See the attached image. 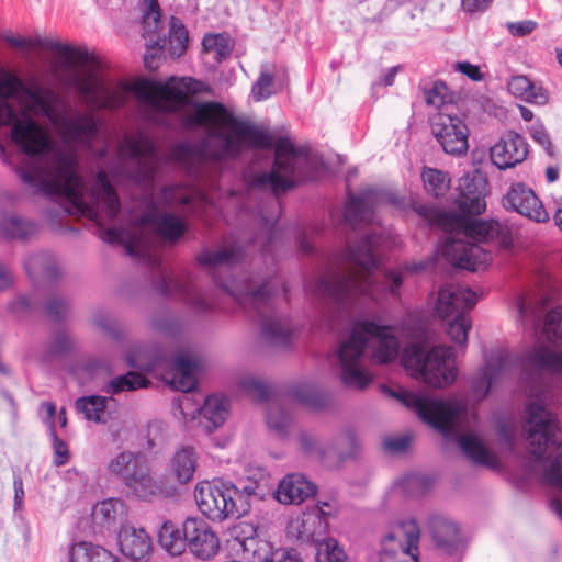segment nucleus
<instances>
[{
    "label": "nucleus",
    "mask_w": 562,
    "mask_h": 562,
    "mask_svg": "<svg viewBox=\"0 0 562 562\" xmlns=\"http://www.w3.org/2000/svg\"><path fill=\"white\" fill-rule=\"evenodd\" d=\"M382 244V238L375 234L366 236L359 243L348 244L338 257L336 270L319 278L308 290L336 302L358 295H368L373 300L387 294L398 296L404 278L402 269L384 272L381 281L373 277V271L379 267L378 249Z\"/></svg>",
    "instance_id": "obj_2"
},
{
    "label": "nucleus",
    "mask_w": 562,
    "mask_h": 562,
    "mask_svg": "<svg viewBox=\"0 0 562 562\" xmlns=\"http://www.w3.org/2000/svg\"><path fill=\"white\" fill-rule=\"evenodd\" d=\"M529 135L539 144L548 155H554V146L543 124L537 122L529 127Z\"/></svg>",
    "instance_id": "obj_59"
},
{
    "label": "nucleus",
    "mask_w": 562,
    "mask_h": 562,
    "mask_svg": "<svg viewBox=\"0 0 562 562\" xmlns=\"http://www.w3.org/2000/svg\"><path fill=\"white\" fill-rule=\"evenodd\" d=\"M127 517V508L125 503L115 497L106 498L98 502L91 512L93 526L102 530H110L116 524H123Z\"/></svg>",
    "instance_id": "obj_29"
},
{
    "label": "nucleus",
    "mask_w": 562,
    "mask_h": 562,
    "mask_svg": "<svg viewBox=\"0 0 562 562\" xmlns=\"http://www.w3.org/2000/svg\"><path fill=\"white\" fill-rule=\"evenodd\" d=\"M507 88L512 94L526 102L546 104L549 100L547 90L531 82L526 76L512 77Z\"/></svg>",
    "instance_id": "obj_37"
},
{
    "label": "nucleus",
    "mask_w": 562,
    "mask_h": 562,
    "mask_svg": "<svg viewBox=\"0 0 562 562\" xmlns=\"http://www.w3.org/2000/svg\"><path fill=\"white\" fill-rule=\"evenodd\" d=\"M429 528L438 547L449 552L458 547L460 532L454 522L441 516H434L430 518Z\"/></svg>",
    "instance_id": "obj_35"
},
{
    "label": "nucleus",
    "mask_w": 562,
    "mask_h": 562,
    "mask_svg": "<svg viewBox=\"0 0 562 562\" xmlns=\"http://www.w3.org/2000/svg\"><path fill=\"white\" fill-rule=\"evenodd\" d=\"M149 381L142 374L136 372H127L126 374L112 379L104 391L110 394H117L123 391H135L137 389L146 387Z\"/></svg>",
    "instance_id": "obj_46"
},
{
    "label": "nucleus",
    "mask_w": 562,
    "mask_h": 562,
    "mask_svg": "<svg viewBox=\"0 0 562 562\" xmlns=\"http://www.w3.org/2000/svg\"><path fill=\"white\" fill-rule=\"evenodd\" d=\"M12 125L18 147L15 172L30 188L35 187V90L13 74H0V126Z\"/></svg>",
    "instance_id": "obj_5"
},
{
    "label": "nucleus",
    "mask_w": 562,
    "mask_h": 562,
    "mask_svg": "<svg viewBox=\"0 0 562 562\" xmlns=\"http://www.w3.org/2000/svg\"><path fill=\"white\" fill-rule=\"evenodd\" d=\"M237 387L255 401H265L270 395V386L263 380L246 374L237 380Z\"/></svg>",
    "instance_id": "obj_47"
},
{
    "label": "nucleus",
    "mask_w": 562,
    "mask_h": 562,
    "mask_svg": "<svg viewBox=\"0 0 562 562\" xmlns=\"http://www.w3.org/2000/svg\"><path fill=\"white\" fill-rule=\"evenodd\" d=\"M297 442L299 449L304 456L317 460L327 467V462L330 459V453L327 451L328 446H324L316 435L302 431L297 436Z\"/></svg>",
    "instance_id": "obj_42"
},
{
    "label": "nucleus",
    "mask_w": 562,
    "mask_h": 562,
    "mask_svg": "<svg viewBox=\"0 0 562 562\" xmlns=\"http://www.w3.org/2000/svg\"><path fill=\"white\" fill-rule=\"evenodd\" d=\"M49 431L52 438V447L54 450V463L56 465H64L69 460V450L67 445L58 438L54 425L49 423Z\"/></svg>",
    "instance_id": "obj_60"
},
{
    "label": "nucleus",
    "mask_w": 562,
    "mask_h": 562,
    "mask_svg": "<svg viewBox=\"0 0 562 562\" xmlns=\"http://www.w3.org/2000/svg\"><path fill=\"white\" fill-rule=\"evenodd\" d=\"M398 349V340L391 327L368 319L357 322L338 351L344 385L366 389L372 375L363 366L364 358L368 357L373 363H389L396 359Z\"/></svg>",
    "instance_id": "obj_6"
},
{
    "label": "nucleus",
    "mask_w": 562,
    "mask_h": 562,
    "mask_svg": "<svg viewBox=\"0 0 562 562\" xmlns=\"http://www.w3.org/2000/svg\"><path fill=\"white\" fill-rule=\"evenodd\" d=\"M470 328L471 322L463 313L456 315L452 321L447 323L446 333L452 341L464 346L468 342V331Z\"/></svg>",
    "instance_id": "obj_53"
},
{
    "label": "nucleus",
    "mask_w": 562,
    "mask_h": 562,
    "mask_svg": "<svg viewBox=\"0 0 562 562\" xmlns=\"http://www.w3.org/2000/svg\"><path fill=\"white\" fill-rule=\"evenodd\" d=\"M486 183L485 178L479 171L460 178L459 195L456 203L462 213L461 215L470 218L468 215H479L485 211Z\"/></svg>",
    "instance_id": "obj_19"
},
{
    "label": "nucleus",
    "mask_w": 562,
    "mask_h": 562,
    "mask_svg": "<svg viewBox=\"0 0 562 562\" xmlns=\"http://www.w3.org/2000/svg\"><path fill=\"white\" fill-rule=\"evenodd\" d=\"M93 324L102 331L109 334L114 339L123 336L124 329L122 325L113 317L105 314H98L93 317Z\"/></svg>",
    "instance_id": "obj_56"
},
{
    "label": "nucleus",
    "mask_w": 562,
    "mask_h": 562,
    "mask_svg": "<svg viewBox=\"0 0 562 562\" xmlns=\"http://www.w3.org/2000/svg\"><path fill=\"white\" fill-rule=\"evenodd\" d=\"M528 369L562 374V352L538 345L532 347L524 358H520L507 349H494L487 356L485 366L481 368L479 375L473 379L472 393L477 400H482L497 382L517 371Z\"/></svg>",
    "instance_id": "obj_10"
},
{
    "label": "nucleus",
    "mask_w": 562,
    "mask_h": 562,
    "mask_svg": "<svg viewBox=\"0 0 562 562\" xmlns=\"http://www.w3.org/2000/svg\"><path fill=\"white\" fill-rule=\"evenodd\" d=\"M542 333L547 340L562 344V306L547 313L542 324Z\"/></svg>",
    "instance_id": "obj_49"
},
{
    "label": "nucleus",
    "mask_w": 562,
    "mask_h": 562,
    "mask_svg": "<svg viewBox=\"0 0 562 562\" xmlns=\"http://www.w3.org/2000/svg\"><path fill=\"white\" fill-rule=\"evenodd\" d=\"M400 486L409 496H419L426 492V480L419 474H408L400 481Z\"/></svg>",
    "instance_id": "obj_57"
},
{
    "label": "nucleus",
    "mask_w": 562,
    "mask_h": 562,
    "mask_svg": "<svg viewBox=\"0 0 562 562\" xmlns=\"http://www.w3.org/2000/svg\"><path fill=\"white\" fill-rule=\"evenodd\" d=\"M187 547L195 558L207 561L220 551V539L212 527L203 519L188 517L184 520Z\"/></svg>",
    "instance_id": "obj_18"
},
{
    "label": "nucleus",
    "mask_w": 562,
    "mask_h": 562,
    "mask_svg": "<svg viewBox=\"0 0 562 562\" xmlns=\"http://www.w3.org/2000/svg\"><path fill=\"white\" fill-rule=\"evenodd\" d=\"M199 456L191 446L178 449L171 457L168 470L171 479L179 485L190 482L198 468Z\"/></svg>",
    "instance_id": "obj_31"
},
{
    "label": "nucleus",
    "mask_w": 562,
    "mask_h": 562,
    "mask_svg": "<svg viewBox=\"0 0 562 562\" xmlns=\"http://www.w3.org/2000/svg\"><path fill=\"white\" fill-rule=\"evenodd\" d=\"M74 347V341L71 337L65 333H57L49 342L48 352L50 356L59 357L67 352H69Z\"/></svg>",
    "instance_id": "obj_58"
},
{
    "label": "nucleus",
    "mask_w": 562,
    "mask_h": 562,
    "mask_svg": "<svg viewBox=\"0 0 562 562\" xmlns=\"http://www.w3.org/2000/svg\"><path fill=\"white\" fill-rule=\"evenodd\" d=\"M160 200L168 207L189 205L195 212L202 211L211 203L209 196L203 191L180 186L165 188Z\"/></svg>",
    "instance_id": "obj_30"
},
{
    "label": "nucleus",
    "mask_w": 562,
    "mask_h": 562,
    "mask_svg": "<svg viewBox=\"0 0 562 562\" xmlns=\"http://www.w3.org/2000/svg\"><path fill=\"white\" fill-rule=\"evenodd\" d=\"M425 101L440 111H450L453 97L449 93L448 87L442 81L434 82L430 89L425 90Z\"/></svg>",
    "instance_id": "obj_48"
},
{
    "label": "nucleus",
    "mask_w": 562,
    "mask_h": 562,
    "mask_svg": "<svg viewBox=\"0 0 562 562\" xmlns=\"http://www.w3.org/2000/svg\"><path fill=\"white\" fill-rule=\"evenodd\" d=\"M420 529L416 519L401 518L390 524L381 539L379 562H419Z\"/></svg>",
    "instance_id": "obj_14"
},
{
    "label": "nucleus",
    "mask_w": 562,
    "mask_h": 562,
    "mask_svg": "<svg viewBox=\"0 0 562 562\" xmlns=\"http://www.w3.org/2000/svg\"><path fill=\"white\" fill-rule=\"evenodd\" d=\"M122 220L128 226L110 227L104 232L108 243L124 246L127 255L150 263L157 258L151 255L144 231L149 228L167 241L178 240L187 231L186 223L177 215L166 212L151 195H145L138 203L137 210H127L122 213Z\"/></svg>",
    "instance_id": "obj_7"
},
{
    "label": "nucleus",
    "mask_w": 562,
    "mask_h": 562,
    "mask_svg": "<svg viewBox=\"0 0 562 562\" xmlns=\"http://www.w3.org/2000/svg\"><path fill=\"white\" fill-rule=\"evenodd\" d=\"M145 9L142 15L143 37L149 49H157L165 43L166 37L161 36V14L157 0H145Z\"/></svg>",
    "instance_id": "obj_32"
},
{
    "label": "nucleus",
    "mask_w": 562,
    "mask_h": 562,
    "mask_svg": "<svg viewBox=\"0 0 562 562\" xmlns=\"http://www.w3.org/2000/svg\"><path fill=\"white\" fill-rule=\"evenodd\" d=\"M431 133L442 150L451 156H463L469 148V127L452 111H439L431 121Z\"/></svg>",
    "instance_id": "obj_16"
},
{
    "label": "nucleus",
    "mask_w": 562,
    "mask_h": 562,
    "mask_svg": "<svg viewBox=\"0 0 562 562\" xmlns=\"http://www.w3.org/2000/svg\"><path fill=\"white\" fill-rule=\"evenodd\" d=\"M117 544L121 553L134 562L147 560L153 551V541L147 531L131 524L121 525Z\"/></svg>",
    "instance_id": "obj_24"
},
{
    "label": "nucleus",
    "mask_w": 562,
    "mask_h": 562,
    "mask_svg": "<svg viewBox=\"0 0 562 562\" xmlns=\"http://www.w3.org/2000/svg\"><path fill=\"white\" fill-rule=\"evenodd\" d=\"M124 486L133 497L149 503L172 498L178 494V488L170 479L156 476L140 468L125 477Z\"/></svg>",
    "instance_id": "obj_17"
},
{
    "label": "nucleus",
    "mask_w": 562,
    "mask_h": 562,
    "mask_svg": "<svg viewBox=\"0 0 562 562\" xmlns=\"http://www.w3.org/2000/svg\"><path fill=\"white\" fill-rule=\"evenodd\" d=\"M139 460V453L122 451L109 460L106 471L110 475L122 479L125 485V477L139 469L137 468Z\"/></svg>",
    "instance_id": "obj_41"
},
{
    "label": "nucleus",
    "mask_w": 562,
    "mask_h": 562,
    "mask_svg": "<svg viewBox=\"0 0 562 562\" xmlns=\"http://www.w3.org/2000/svg\"><path fill=\"white\" fill-rule=\"evenodd\" d=\"M122 159L131 160L133 170L132 180L138 184L147 186L153 182L160 156L153 140L144 133L125 136L119 146Z\"/></svg>",
    "instance_id": "obj_15"
},
{
    "label": "nucleus",
    "mask_w": 562,
    "mask_h": 562,
    "mask_svg": "<svg viewBox=\"0 0 562 562\" xmlns=\"http://www.w3.org/2000/svg\"><path fill=\"white\" fill-rule=\"evenodd\" d=\"M46 314L53 321L61 319L69 311V303L65 299L53 297L45 306Z\"/></svg>",
    "instance_id": "obj_62"
},
{
    "label": "nucleus",
    "mask_w": 562,
    "mask_h": 562,
    "mask_svg": "<svg viewBox=\"0 0 562 562\" xmlns=\"http://www.w3.org/2000/svg\"><path fill=\"white\" fill-rule=\"evenodd\" d=\"M382 392L414 411L424 422L441 431L445 436H458V443L463 454L473 463L490 469L499 467L498 457L491 451L475 434L468 431L476 420V413L470 411L464 400L450 398L442 401L423 393H415L403 387L396 390L386 385Z\"/></svg>",
    "instance_id": "obj_3"
},
{
    "label": "nucleus",
    "mask_w": 562,
    "mask_h": 562,
    "mask_svg": "<svg viewBox=\"0 0 562 562\" xmlns=\"http://www.w3.org/2000/svg\"><path fill=\"white\" fill-rule=\"evenodd\" d=\"M317 492L316 485L300 473L285 475L274 492L276 499L284 505H299Z\"/></svg>",
    "instance_id": "obj_27"
},
{
    "label": "nucleus",
    "mask_w": 562,
    "mask_h": 562,
    "mask_svg": "<svg viewBox=\"0 0 562 562\" xmlns=\"http://www.w3.org/2000/svg\"><path fill=\"white\" fill-rule=\"evenodd\" d=\"M506 209L516 211L527 218L541 223L549 220V213L546 211L542 202L535 192L524 183H515L504 196Z\"/></svg>",
    "instance_id": "obj_21"
},
{
    "label": "nucleus",
    "mask_w": 562,
    "mask_h": 562,
    "mask_svg": "<svg viewBox=\"0 0 562 562\" xmlns=\"http://www.w3.org/2000/svg\"><path fill=\"white\" fill-rule=\"evenodd\" d=\"M188 32L182 21L171 16L169 21L168 49L171 56L180 57L188 48Z\"/></svg>",
    "instance_id": "obj_44"
},
{
    "label": "nucleus",
    "mask_w": 562,
    "mask_h": 562,
    "mask_svg": "<svg viewBox=\"0 0 562 562\" xmlns=\"http://www.w3.org/2000/svg\"><path fill=\"white\" fill-rule=\"evenodd\" d=\"M547 393L526 406L524 430L530 459L539 463L547 484L562 490V430L554 414L547 409Z\"/></svg>",
    "instance_id": "obj_8"
},
{
    "label": "nucleus",
    "mask_w": 562,
    "mask_h": 562,
    "mask_svg": "<svg viewBox=\"0 0 562 562\" xmlns=\"http://www.w3.org/2000/svg\"><path fill=\"white\" fill-rule=\"evenodd\" d=\"M476 302V294L471 289L458 284H445L439 289L435 311L440 318L445 319L463 314Z\"/></svg>",
    "instance_id": "obj_22"
},
{
    "label": "nucleus",
    "mask_w": 562,
    "mask_h": 562,
    "mask_svg": "<svg viewBox=\"0 0 562 562\" xmlns=\"http://www.w3.org/2000/svg\"><path fill=\"white\" fill-rule=\"evenodd\" d=\"M294 397L304 406L323 408L328 404V397L314 386L304 385L293 390Z\"/></svg>",
    "instance_id": "obj_50"
},
{
    "label": "nucleus",
    "mask_w": 562,
    "mask_h": 562,
    "mask_svg": "<svg viewBox=\"0 0 562 562\" xmlns=\"http://www.w3.org/2000/svg\"><path fill=\"white\" fill-rule=\"evenodd\" d=\"M33 231V224L19 215L5 214L0 218V235L5 239L24 240Z\"/></svg>",
    "instance_id": "obj_40"
},
{
    "label": "nucleus",
    "mask_w": 562,
    "mask_h": 562,
    "mask_svg": "<svg viewBox=\"0 0 562 562\" xmlns=\"http://www.w3.org/2000/svg\"><path fill=\"white\" fill-rule=\"evenodd\" d=\"M234 532V549L245 562H268L276 548L260 538L252 525L240 524Z\"/></svg>",
    "instance_id": "obj_20"
},
{
    "label": "nucleus",
    "mask_w": 562,
    "mask_h": 562,
    "mask_svg": "<svg viewBox=\"0 0 562 562\" xmlns=\"http://www.w3.org/2000/svg\"><path fill=\"white\" fill-rule=\"evenodd\" d=\"M268 562H303L294 550L276 548Z\"/></svg>",
    "instance_id": "obj_64"
},
{
    "label": "nucleus",
    "mask_w": 562,
    "mask_h": 562,
    "mask_svg": "<svg viewBox=\"0 0 562 562\" xmlns=\"http://www.w3.org/2000/svg\"><path fill=\"white\" fill-rule=\"evenodd\" d=\"M158 542L170 555H181L187 549L184 522L182 524V528H179L171 520L165 521L158 531Z\"/></svg>",
    "instance_id": "obj_36"
},
{
    "label": "nucleus",
    "mask_w": 562,
    "mask_h": 562,
    "mask_svg": "<svg viewBox=\"0 0 562 562\" xmlns=\"http://www.w3.org/2000/svg\"><path fill=\"white\" fill-rule=\"evenodd\" d=\"M10 311L19 318H25L33 313L34 299L32 295H19L9 303Z\"/></svg>",
    "instance_id": "obj_61"
},
{
    "label": "nucleus",
    "mask_w": 562,
    "mask_h": 562,
    "mask_svg": "<svg viewBox=\"0 0 562 562\" xmlns=\"http://www.w3.org/2000/svg\"><path fill=\"white\" fill-rule=\"evenodd\" d=\"M37 288L54 284L61 279L63 271L58 261L48 254H41L37 257Z\"/></svg>",
    "instance_id": "obj_45"
},
{
    "label": "nucleus",
    "mask_w": 562,
    "mask_h": 562,
    "mask_svg": "<svg viewBox=\"0 0 562 562\" xmlns=\"http://www.w3.org/2000/svg\"><path fill=\"white\" fill-rule=\"evenodd\" d=\"M243 257V250L236 245H223L222 247L211 250L204 249L198 255L200 265L212 268L222 269L231 268L237 263Z\"/></svg>",
    "instance_id": "obj_34"
},
{
    "label": "nucleus",
    "mask_w": 562,
    "mask_h": 562,
    "mask_svg": "<svg viewBox=\"0 0 562 562\" xmlns=\"http://www.w3.org/2000/svg\"><path fill=\"white\" fill-rule=\"evenodd\" d=\"M413 209L429 224H437L450 233L441 247V254L452 266L469 271L483 269L491 260L490 254L477 243L497 238L505 244L510 233L506 224L496 220L468 218L423 204H413Z\"/></svg>",
    "instance_id": "obj_4"
},
{
    "label": "nucleus",
    "mask_w": 562,
    "mask_h": 562,
    "mask_svg": "<svg viewBox=\"0 0 562 562\" xmlns=\"http://www.w3.org/2000/svg\"><path fill=\"white\" fill-rule=\"evenodd\" d=\"M537 27V23L532 20H524L518 22L507 23V29L513 36H526L533 32Z\"/></svg>",
    "instance_id": "obj_63"
},
{
    "label": "nucleus",
    "mask_w": 562,
    "mask_h": 562,
    "mask_svg": "<svg viewBox=\"0 0 562 562\" xmlns=\"http://www.w3.org/2000/svg\"><path fill=\"white\" fill-rule=\"evenodd\" d=\"M110 398L91 395L83 396L76 401V409L81 413L87 420L94 423H105L108 419L106 403Z\"/></svg>",
    "instance_id": "obj_39"
},
{
    "label": "nucleus",
    "mask_w": 562,
    "mask_h": 562,
    "mask_svg": "<svg viewBox=\"0 0 562 562\" xmlns=\"http://www.w3.org/2000/svg\"><path fill=\"white\" fill-rule=\"evenodd\" d=\"M384 201H386L385 194L374 189L366 190L358 196L350 195L345 206V221L352 227L361 223H371L375 209Z\"/></svg>",
    "instance_id": "obj_25"
},
{
    "label": "nucleus",
    "mask_w": 562,
    "mask_h": 562,
    "mask_svg": "<svg viewBox=\"0 0 562 562\" xmlns=\"http://www.w3.org/2000/svg\"><path fill=\"white\" fill-rule=\"evenodd\" d=\"M37 116H46L64 143L53 148L49 137L37 124V192L66 198L80 212L100 223L121 213L117 194L105 172H98L89 191L77 173V146L87 147L97 133L92 114L75 109L69 100L52 88L37 85Z\"/></svg>",
    "instance_id": "obj_1"
},
{
    "label": "nucleus",
    "mask_w": 562,
    "mask_h": 562,
    "mask_svg": "<svg viewBox=\"0 0 562 562\" xmlns=\"http://www.w3.org/2000/svg\"><path fill=\"white\" fill-rule=\"evenodd\" d=\"M200 369L199 360L191 355L181 352L172 362V376L170 384L173 389L186 393L179 398V407L182 414L191 418L200 414L211 423L214 428L224 424L228 416V401L225 396L210 395L204 400L202 406L198 405L190 411L191 396L188 394L196 386V373Z\"/></svg>",
    "instance_id": "obj_11"
},
{
    "label": "nucleus",
    "mask_w": 562,
    "mask_h": 562,
    "mask_svg": "<svg viewBox=\"0 0 562 562\" xmlns=\"http://www.w3.org/2000/svg\"><path fill=\"white\" fill-rule=\"evenodd\" d=\"M402 363L413 378L434 387L448 386L457 378L453 349L448 346L426 351L420 345L413 344L404 349Z\"/></svg>",
    "instance_id": "obj_12"
},
{
    "label": "nucleus",
    "mask_w": 562,
    "mask_h": 562,
    "mask_svg": "<svg viewBox=\"0 0 562 562\" xmlns=\"http://www.w3.org/2000/svg\"><path fill=\"white\" fill-rule=\"evenodd\" d=\"M324 507H330L328 503H323L316 513L304 514L301 517L292 519L288 526V532L300 541L307 542L314 541L318 547L319 542L325 541L322 539L326 530V522L323 516L329 515Z\"/></svg>",
    "instance_id": "obj_26"
},
{
    "label": "nucleus",
    "mask_w": 562,
    "mask_h": 562,
    "mask_svg": "<svg viewBox=\"0 0 562 562\" xmlns=\"http://www.w3.org/2000/svg\"><path fill=\"white\" fill-rule=\"evenodd\" d=\"M158 289L164 295L181 296L199 313H205L211 310L210 303L192 285L166 272H161Z\"/></svg>",
    "instance_id": "obj_28"
},
{
    "label": "nucleus",
    "mask_w": 562,
    "mask_h": 562,
    "mask_svg": "<svg viewBox=\"0 0 562 562\" xmlns=\"http://www.w3.org/2000/svg\"><path fill=\"white\" fill-rule=\"evenodd\" d=\"M316 562H347V555L336 539L327 538L316 549Z\"/></svg>",
    "instance_id": "obj_52"
},
{
    "label": "nucleus",
    "mask_w": 562,
    "mask_h": 562,
    "mask_svg": "<svg viewBox=\"0 0 562 562\" xmlns=\"http://www.w3.org/2000/svg\"><path fill=\"white\" fill-rule=\"evenodd\" d=\"M527 155V142L515 132L506 133L490 148L491 160L501 170L521 164Z\"/></svg>",
    "instance_id": "obj_23"
},
{
    "label": "nucleus",
    "mask_w": 562,
    "mask_h": 562,
    "mask_svg": "<svg viewBox=\"0 0 562 562\" xmlns=\"http://www.w3.org/2000/svg\"><path fill=\"white\" fill-rule=\"evenodd\" d=\"M273 93V71L271 66H262L258 80L252 86L256 100H263Z\"/></svg>",
    "instance_id": "obj_55"
},
{
    "label": "nucleus",
    "mask_w": 562,
    "mask_h": 562,
    "mask_svg": "<svg viewBox=\"0 0 562 562\" xmlns=\"http://www.w3.org/2000/svg\"><path fill=\"white\" fill-rule=\"evenodd\" d=\"M330 453L327 467L334 468L341 464L348 459L356 458L360 451V443L356 432L351 429H346L339 432L327 447Z\"/></svg>",
    "instance_id": "obj_33"
},
{
    "label": "nucleus",
    "mask_w": 562,
    "mask_h": 562,
    "mask_svg": "<svg viewBox=\"0 0 562 562\" xmlns=\"http://www.w3.org/2000/svg\"><path fill=\"white\" fill-rule=\"evenodd\" d=\"M216 283L227 293L234 296L245 308L256 310L261 340L273 348H282L290 345L293 337L291 322L281 316L271 307V300L281 289L285 288L278 279H270L261 284L248 279L232 280L225 282L217 276Z\"/></svg>",
    "instance_id": "obj_9"
},
{
    "label": "nucleus",
    "mask_w": 562,
    "mask_h": 562,
    "mask_svg": "<svg viewBox=\"0 0 562 562\" xmlns=\"http://www.w3.org/2000/svg\"><path fill=\"white\" fill-rule=\"evenodd\" d=\"M203 49L214 54V58L222 59L232 52L229 38L223 34H207L202 41Z\"/></svg>",
    "instance_id": "obj_54"
},
{
    "label": "nucleus",
    "mask_w": 562,
    "mask_h": 562,
    "mask_svg": "<svg viewBox=\"0 0 562 562\" xmlns=\"http://www.w3.org/2000/svg\"><path fill=\"white\" fill-rule=\"evenodd\" d=\"M424 186L435 196L443 195L449 189L447 175L437 169H425L422 175Z\"/></svg>",
    "instance_id": "obj_51"
},
{
    "label": "nucleus",
    "mask_w": 562,
    "mask_h": 562,
    "mask_svg": "<svg viewBox=\"0 0 562 562\" xmlns=\"http://www.w3.org/2000/svg\"><path fill=\"white\" fill-rule=\"evenodd\" d=\"M266 423L271 430H273L279 437L283 438L288 435V428L292 423V416L282 404L271 402L267 408Z\"/></svg>",
    "instance_id": "obj_43"
},
{
    "label": "nucleus",
    "mask_w": 562,
    "mask_h": 562,
    "mask_svg": "<svg viewBox=\"0 0 562 562\" xmlns=\"http://www.w3.org/2000/svg\"><path fill=\"white\" fill-rule=\"evenodd\" d=\"M194 497L201 513L214 521L240 517L249 512V505L239 496L238 486L222 479L199 483Z\"/></svg>",
    "instance_id": "obj_13"
},
{
    "label": "nucleus",
    "mask_w": 562,
    "mask_h": 562,
    "mask_svg": "<svg viewBox=\"0 0 562 562\" xmlns=\"http://www.w3.org/2000/svg\"><path fill=\"white\" fill-rule=\"evenodd\" d=\"M70 562H123L105 548L90 542H79L70 547Z\"/></svg>",
    "instance_id": "obj_38"
}]
</instances>
